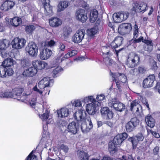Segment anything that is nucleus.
<instances>
[{
	"label": "nucleus",
	"instance_id": "obj_1",
	"mask_svg": "<svg viewBox=\"0 0 160 160\" xmlns=\"http://www.w3.org/2000/svg\"><path fill=\"white\" fill-rule=\"evenodd\" d=\"M74 117L81 124V129L83 133L89 132L93 127V124L90 117L85 118L86 115L85 111L79 109L74 113Z\"/></svg>",
	"mask_w": 160,
	"mask_h": 160
},
{
	"label": "nucleus",
	"instance_id": "obj_2",
	"mask_svg": "<svg viewBox=\"0 0 160 160\" xmlns=\"http://www.w3.org/2000/svg\"><path fill=\"white\" fill-rule=\"evenodd\" d=\"M23 90L22 88L16 89L15 90V92L14 94H12V92L8 91L3 92L0 90V98H12L19 100H20L19 98H20L21 100H22L23 97H25L26 99H27V97L29 96L32 92L31 90V89L28 88L27 91H26L25 93H23V96L20 97Z\"/></svg>",
	"mask_w": 160,
	"mask_h": 160
},
{
	"label": "nucleus",
	"instance_id": "obj_3",
	"mask_svg": "<svg viewBox=\"0 0 160 160\" xmlns=\"http://www.w3.org/2000/svg\"><path fill=\"white\" fill-rule=\"evenodd\" d=\"M53 82V80L50 79L49 77H45L33 88V90L41 95L43 92L42 89L52 85Z\"/></svg>",
	"mask_w": 160,
	"mask_h": 160
},
{
	"label": "nucleus",
	"instance_id": "obj_4",
	"mask_svg": "<svg viewBox=\"0 0 160 160\" xmlns=\"http://www.w3.org/2000/svg\"><path fill=\"white\" fill-rule=\"evenodd\" d=\"M9 41L6 39L0 40V51L2 57L4 58L8 57H11V55L6 51L9 46Z\"/></svg>",
	"mask_w": 160,
	"mask_h": 160
},
{
	"label": "nucleus",
	"instance_id": "obj_5",
	"mask_svg": "<svg viewBox=\"0 0 160 160\" xmlns=\"http://www.w3.org/2000/svg\"><path fill=\"white\" fill-rule=\"evenodd\" d=\"M139 60L140 58L137 54L131 52L128 55L126 64L129 68H133L139 62Z\"/></svg>",
	"mask_w": 160,
	"mask_h": 160
},
{
	"label": "nucleus",
	"instance_id": "obj_6",
	"mask_svg": "<svg viewBox=\"0 0 160 160\" xmlns=\"http://www.w3.org/2000/svg\"><path fill=\"white\" fill-rule=\"evenodd\" d=\"M108 106L115 110L119 112L122 111L125 107L124 104L119 101L117 100L116 98H113L109 100Z\"/></svg>",
	"mask_w": 160,
	"mask_h": 160
},
{
	"label": "nucleus",
	"instance_id": "obj_7",
	"mask_svg": "<svg viewBox=\"0 0 160 160\" xmlns=\"http://www.w3.org/2000/svg\"><path fill=\"white\" fill-rule=\"evenodd\" d=\"M26 51L31 57H36L38 52V48L33 42H30L26 48Z\"/></svg>",
	"mask_w": 160,
	"mask_h": 160
},
{
	"label": "nucleus",
	"instance_id": "obj_8",
	"mask_svg": "<svg viewBox=\"0 0 160 160\" xmlns=\"http://www.w3.org/2000/svg\"><path fill=\"white\" fill-rule=\"evenodd\" d=\"M129 13L126 12H120L114 13L112 16L114 22L116 23H120L125 21L128 18Z\"/></svg>",
	"mask_w": 160,
	"mask_h": 160
},
{
	"label": "nucleus",
	"instance_id": "obj_9",
	"mask_svg": "<svg viewBox=\"0 0 160 160\" xmlns=\"http://www.w3.org/2000/svg\"><path fill=\"white\" fill-rule=\"evenodd\" d=\"M100 103L97 101L86 104V110L89 114L93 115L96 112V108L99 106Z\"/></svg>",
	"mask_w": 160,
	"mask_h": 160
},
{
	"label": "nucleus",
	"instance_id": "obj_10",
	"mask_svg": "<svg viewBox=\"0 0 160 160\" xmlns=\"http://www.w3.org/2000/svg\"><path fill=\"white\" fill-rule=\"evenodd\" d=\"M26 43V41L24 39L16 38L12 41L11 44L12 48L19 49L23 47L25 45Z\"/></svg>",
	"mask_w": 160,
	"mask_h": 160
},
{
	"label": "nucleus",
	"instance_id": "obj_11",
	"mask_svg": "<svg viewBox=\"0 0 160 160\" xmlns=\"http://www.w3.org/2000/svg\"><path fill=\"white\" fill-rule=\"evenodd\" d=\"M132 29V26L130 23H124L120 25L118 28V32L121 35H124L129 33Z\"/></svg>",
	"mask_w": 160,
	"mask_h": 160
},
{
	"label": "nucleus",
	"instance_id": "obj_12",
	"mask_svg": "<svg viewBox=\"0 0 160 160\" xmlns=\"http://www.w3.org/2000/svg\"><path fill=\"white\" fill-rule=\"evenodd\" d=\"M86 33L83 29H79L77 31L72 37V40L75 43H79L84 38Z\"/></svg>",
	"mask_w": 160,
	"mask_h": 160
},
{
	"label": "nucleus",
	"instance_id": "obj_13",
	"mask_svg": "<svg viewBox=\"0 0 160 160\" xmlns=\"http://www.w3.org/2000/svg\"><path fill=\"white\" fill-rule=\"evenodd\" d=\"M132 10L136 12L143 13L147 9V4L144 3H138L137 2L132 4Z\"/></svg>",
	"mask_w": 160,
	"mask_h": 160
},
{
	"label": "nucleus",
	"instance_id": "obj_14",
	"mask_svg": "<svg viewBox=\"0 0 160 160\" xmlns=\"http://www.w3.org/2000/svg\"><path fill=\"white\" fill-rule=\"evenodd\" d=\"M32 64L33 67L37 70H41L44 68H48V63L45 62L40 60H34L32 62Z\"/></svg>",
	"mask_w": 160,
	"mask_h": 160
},
{
	"label": "nucleus",
	"instance_id": "obj_15",
	"mask_svg": "<svg viewBox=\"0 0 160 160\" xmlns=\"http://www.w3.org/2000/svg\"><path fill=\"white\" fill-rule=\"evenodd\" d=\"M52 54V51L47 48H44L40 50L39 55L40 58L42 60H46L49 58Z\"/></svg>",
	"mask_w": 160,
	"mask_h": 160
},
{
	"label": "nucleus",
	"instance_id": "obj_16",
	"mask_svg": "<svg viewBox=\"0 0 160 160\" xmlns=\"http://www.w3.org/2000/svg\"><path fill=\"white\" fill-rule=\"evenodd\" d=\"M75 16L77 20L82 22H86L88 19L87 14L85 11L82 9H80L76 11Z\"/></svg>",
	"mask_w": 160,
	"mask_h": 160
},
{
	"label": "nucleus",
	"instance_id": "obj_17",
	"mask_svg": "<svg viewBox=\"0 0 160 160\" xmlns=\"http://www.w3.org/2000/svg\"><path fill=\"white\" fill-rule=\"evenodd\" d=\"M100 112L102 116L107 119H111L113 117V113L112 111L107 107L101 108Z\"/></svg>",
	"mask_w": 160,
	"mask_h": 160
},
{
	"label": "nucleus",
	"instance_id": "obj_18",
	"mask_svg": "<svg viewBox=\"0 0 160 160\" xmlns=\"http://www.w3.org/2000/svg\"><path fill=\"white\" fill-rule=\"evenodd\" d=\"M138 124V121L136 118H132L131 121L128 122L126 125V130L129 132L132 131Z\"/></svg>",
	"mask_w": 160,
	"mask_h": 160
},
{
	"label": "nucleus",
	"instance_id": "obj_19",
	"mask_svg": "<svg viewBox=\"0 0 160 160\" xmlns=\"http://www.w3.org/2000/svg\"><path fill=\"white\" fill-rule=\"evenodd\" d=\"M155 80V77L154 74L149 75L143 80V87L146 88L152 87Z\"/></svg>",
	"mask_w": 160,
	"mask_h": 160
},
{
	"label": "nucleus",
	"instance_id": "obj_20",
	"mask_svg": "<svg viewBox=\"0 0 160 160\" xmlns=\"http://www.w3.org/2000/svg\"><path fill=\"white\" fill-rule=\"evenodd\" d=\"M128 137V135L126 133H123L118 134L116 135L114 138L113 142L119 146L122 142L124 140Z\"/></svg>",
	"mask_w": 160,
	"mask_h": 160
},
{
	"label": "nucleus",
	"instance_id": "obj_21",
	"mask_svg": "<svg viewBox=\"0 0 160 160\" xmlns=\"http://www.w3.org/2000/svg\"><path fill=\"white\" fill-rule=\"evenodd\" d=\"M14 2L10 0H6L1 5L0 8L1 10L8 11L12 8L15 5Z\"/></svg>",
	"mask_w": 160,
	"mask_h": 160
},
{
	"label": "nucleus",
	"instance_id": "obj_22",
	"mask_svg": "<svg viewBox=\"0 0 160 160\" xmlns=\"http://www.w3.org/2000/svg\"><path fill=\"white\" fill-rule=\"evenodd\" d=\"M144 139V137L141 133H138L136 136L133 137H131L129 140H131L133 148H135L136 145L139 141H142Z\"/></svg>",
	"mask_w": 160,
	"mask_h": 160
},
{
	"label": "nucleus",
	"instance_id": "obj_23",
	"mask_svg": "<svg viewBox=\"0 0 160 160\" xmlns=\"http://www.w3.org/2000/svg\"><path fill=\"white\" fill-rule=\"evenodd\" d=\"M49 23L51 26L52 27H57L62 24V21L59 18L52 17L49 19Z\"/></svg>",
	"mask_w": 160,
	"mask_h": 160
},
{
	"label": "nucleus",
	"instance_id": "obj_24",
	"mask_svg": "<svg viewBox=\"0 0 160 160\" xmlns=\"http://www.w3.org/2000/svg\"><path fill=\"white\" fill-rule=\"evenodd\" d=\"M57 113L58 117L63 118L68 117L70 114V112L68 108L64 107L58 109Z\"/></svg>",
	"mask_w": 160,
	"mask_h": 160
},
{
	"label": "nucleus",
	"instance_id": "obj_25",
	"mask_svg": "<svg viewBox=\"0 0 160 160\" xmlns=\"http://www.w3.org/2000/svg\"><path fill=\"white\" fill-rule=\"evenodd\" d=\"M78 125L75 122H72L69 123L67 128L68 131L73 134H76L78 129Z\"/></svg>",
	"mask_w": 160,
	"mask_h": 160
},
{
	"label": "nucleus",
	"instance_id": "obj_26",
	"mask_svg": "<svg viewBox=\"0 0 160 160\" xmlns=\"http://www.w3.org/2000/svg\"><path fill=\"white\" fill-rule=\"evenodd\" d=\"M37 73L36 70L31 67L24 70L22 73L24 77H31L34 76Z\"/></svg>",
	"mask_w": 160,
	"mask_h": 160
},
{
	"label": "nucleus",
	"instance_id": "obj_27",
	"mask_svg": "<svg viewBox=\"0 0 160 160\" xmlns=\"http://www.w3.org/2000/svg\"><path fill=\"white\" fill-rule=\"evenodd\" d=\"M141 109V106L136 101H133L131 103L130 110L133 112L138 114Z\"/></svg>",
	"mask_w": 160,
	"mask_h": 160
},
{
	"label": "nucleus",
	"instance_id": "obj_28",
	"mask_svg": "<svg viewBox=\"0 0 160 160\" xmlns=\"http://www.w3.org/2000/svg\"><path fill=\"white\" fill-rule=\"evenodd\" d=\"M141 41L142 42L144 43L148 46L150 47V49L149 50V51H151L152 50L153 44L152 41L143 39V37H140L138 38L137 39H135L134 40H132L131 41H132L133 42H134V43H137L140 42Z\"/></svg>",
	"mask_w": 160,
	"mask_h": 160
},
{
	"label": "nucleus",
	"instance_id": "obj_29",
	"mask_svg": "<svg viewBox=\"0 0 160 160\" xmlns=\"http://www.w3.org/2000/svg\"><path fill=\"white\" fill-rule=\"evenodd\" d=\"M123 39L121 37H118L115 38L114 40L111 43V46L115 48L120 46L122 44Z\"/></svg>",
	"mask_w": 160,
	"mask_h": 160
},
{
	"label": "nucleus",
	"instance_id": "obj_30",
	"mask_svg": "<svg viewBox=\"0 0 160 160\" xmlns=\"http://www.w3.org/2000/svg\"><path fill=\"white\" fill-rule=\"evenodd\" d=\"M145 122L147 125L151 128H153L155 125V121L151 115L148 114L145 118Z\"/></svg>",
	"mask_w": 160,
	"mask_h": 160
},
{
	"label": "nucleus",
	"instance_id": "obj_31",
	"mask_svg": "<svg viewBox=\"0 0 160 160\" xmlns=\"http://www.w3.org/2000/svg\"><path fill=\"white\" fill-rule=\"evenodd\" d=\"M22 20L21 18L18 17H14L10 20V25L14 27H17L21 24Z\"/></svg>",
	"mask_w": 160,
	"mask_h": 160
},
{
	"label": "nucleus",
	"instance_id": "obj_32",
	"mask_svg": "<svg viewBox=\"0 0 160 160\" xmlns=\"http://www.w3.org/2000/svg\"><path fill=\"white\" fill-rule=\"evenodd\" d=\"M16 62L11 58H8L5 59L2 63V65L5 68H8L14 65Z\"/></svg>",
	"mask_w": 160,
	"mask_h": 160
},
{
	"label": "nucleus",
	"instance_id": "obj_33",
	"mask_svg": "<svg viewBox=\"0 0 160 160\" xmlns=\"http://www.w3.org/2000/svg\"><path fill=\"white\" fill-rule=\"evenodd\" d=\"M44 9V13L45 15L48 16H51L53 15V12L52 10V7L50 5L49 3L43 5Z\"/></svg>",
	"mask_w": 160,
	"mask_h": 160
},
{
	"label": "nucleus",
	"instance_id": "obj_34",
	"mask_svg": "<svg viewBox=\"0 0 160 160\" xmlns=\"http://www.w3.org/2000/svg\"><path fill=\"white\" fill-rule=\"evenodd\" d=\"M69 3L67 1H62L58 4L57 7L58 12L64 10L69 5Z\"/></svg>",
	"mask_w": 160,
	"mask_h": 160
},
{
	"label": "nucleus",
	"instance_id": "obj_35",
	"mask_svg": "<svg viewBox=\"0 0 160 160\" xmlns=\"http://www.w3.org/2000/svg\"><path fill=\"white\" fill-rule=\"evenodd\" d=\"M108 146L109 151L111 154H113L117 152L118 146L116 145V143H114L113 142H110Z\"/></svg>",
	"mask_w": 160,
	"mask_h": 160
},
{
	"label": "nucleus",
	"instance_id": "obj_36",
	"mask_svg": "<svg viewBox=\"0 0 160 160\" xmlns=\"http://www.w3.org/2000/svg\"><path fill=\"white\" fill-rule=\"evenodd\" d=\"M82 102H83L84 103L83 106L85 104L88 103L89 102H91L97 101L93 95H89L86 96L82 98Z\"/></svg>",
	"mask_w": 160,
	"mask_h": 160
},
{
	"label": "nucleus",
	"instance_id": "obj_37",
	"mask_svg": "<svg viewBox=\"0 0 160 160\" xmlns=\"http://www.w3.org/2000/svg\"><path fill=\"white\" fill-rule=\"evenodd\" d=\"M98 12L96 10L91 11L90 14L89 19L91 23L94 22L98 18Z\"/></svg>",
	"mask_w": 160,
	"mask_h": 160
},
{
	"label": "nucleus",
	"instance_id": "obj_38",
	"mask_svg": "<svg viewBox=\"0 0 160 160\" xmlns=\"http://www.w3.org/2000/svg\"><path fill=\"white\" fill-rule=\"evenodd\" d=\"M78 155L80 160H88V155L83 151H78Z\"/></svg>",
	"mask_w": 160,
	"mask_h": 160
},
{
	"label": "nucleus",
	"instance_id": "obj_39",
	"mask_svg": "<svg viewBox=\"0 0 160 160\" xmlns=\"http://www.w3.org/2000/svg\"><path fill=\"white\" fill-rule=\"evenodd\" d=\"M115 75V77L118 80L120 81L122 83L126 82L127 79L126 76L123 74H121L119 73H114Z\"/></svg>",
	"mask_w": 160,
	"mask_h": 160
},
{
	"label": "nucleus",
	"instance_id": "obj_40",
	"mask_svg": "<svg viewBox=\"0 0 160 160\" xmlns=\"http://www.w3.org/2000/svg\"><path fill=\"white\" fill-rule=\"evenodd\" d=\"M104 58L106 64L109 68H110L111 67H113L115 65V63L113 60L110 59L108 57H105Z\"/></svg>",
	"mask_w": 160,
	"mask_h": 160
},
{
	"label": "nucleus",
	"instance_id": "obj_41",
	"mask_svg": "<svg viewBox=\"0 0 160 160\" xmlns=\"http://www.w3.org/2000/svg\"><path fill=\"white\" fill-rule=\"evenodd\" d=\"M98 31V28L96 27L88 29L87 31V33L89 36H92L96 34Z\"/></svg>",
	"mask_w": 160,
	"mask_h": 160
},
{
	"label": "nucleus",
	"instance_id": "obj_42",
	"mask_svg": "<svg viewBox=\"0 0 160 160\" xmlns=\"http://www.w3.org/2000/svg\"><path fill=\"white\" fill-rule=\"evenodd\" d=\"M83 102H82V99H77L73 101H72L71 102V103L72 106L74 107H82L83 106H82V103Z\"/></svg>",
	"mask_w": 160,
	"mask_h": 160
},
{
	"label": "nucleus",
	"instance_id": "obj_43",
	"mask_svg": "<svg viewBox=\"0 0 160 160\" xmlns=\"http://www.w3.org/2000/svg\"><path fill=\"white\" fill-rule=\"evenodd\" d=\"M49 112L47 110H46L45 112L43 114L40 115L39 114L40 118L44 122H45L47 120L48 118H49Z\"/></svg>",
	"mask_w": 160,
	"mask_h": 160
},
{
	"label": "nucleus",
	"instance_id": "obj_44",
	"mask_svg": "<svg viewBox=\"0 0 160 160\" xmlns=\"http://www.w3.org/2000/svg\"><path fill=\"white\" fill-rule=\"evenodd\" d=\"M35 29V27L32 25L27 26L25 27V31L28 34H32Z\"/></svg>",
	"mask_w": 160,
	"mask_h": 160
},
{
	"label": "nucleus",
	"instance_id": "obj_45",
	"mask_svg": "<svg viewBox=\"0 0 160 160\" xmlns=\"http://www.w3.org/2000/svg\"><path fill=\"white\" fill-rule=\"evenodd\" d=\"M71 32V29L70 28H64L62 36H63L65 38H66L70 35Z\"/></svg>",
	"mask_w": 160,
	"mask_h": 160
},
{
	"label": "nucleus",
	"instance_id": "obj_46",
	"mask_svg": "<svg viewBox=\"0 0 160 160\" xmlns=\"http://www.w3.org/2000/svg\"><path fill=\"white\" fill-rule=\"evenodd\" d=\"M7 68H5L2 65L0 66V77L3 78L7 76L6 74Z\"/></svg>",
	"mask_w": 160,
	"mask_h": 160
},
{
	"label": "nucleus",
	"instance_id": "obj_47",
	"mask_svg": "<svg viewBox=\"0 0 160 160\" xmlns=\"http://www.w3.org/2000/svg\"><path fill=\"white\" fill-rule=\"evenodd\" d=\"M77 53V51L75 50H72L71 52H68L63 57L65 59L72 57L76 55Z\"/></svg>",
	"mask_w": 160,
	"mask_h": 160
},
{
	"label": "nucleus",
	"instance_id": "obj_48",
	"mask_svg": "<svg viewBox=\"0 0 160 160\" xmlns=\"http://www.w3.org/2000/svg\"><path fill=\"white\" fill-rule=\"evenodd\" d=\"M134 72H137L134 73V74H138L139 73H143L146 71L145 68L143 66L139 67L138 68H135L134 69Z\"/></svg>",
	"mask_w": 160,
	"mask_h": 160
},
{
	"label": "nucleus",
	"instance_id": "obj_49",
	"mask_svg": "<svg viewBox=\"0 0 160 160\" xmlns=\"http://www.w3.org/2000/svg\"><path fill=\"white\" fill-rule=\"evenodd\" d=\"M110 75L112 77V80L113 81H115L116 85L117 87L119 89L120 86L121 82L120 81L118 80V79H117V78L115 77V74H114L113 73L110 72Z\"/></svg>",
	"mask_w": 160,
	"mask_h": 160
},
{
	"label": "nucleus",
	"instance_id": "obj_50",
	"mask_svg": "<svg viewBox=\"0 0 160 160\" xmlns=\"http://www.w3.org/2000/svg\"><path fill=\"white\" fill-rule=\"evenodd\" d=\"M65 46L63 43H60L58 46V51L59 53L61 54V55L63 54L62 52L65 49Z\"/></svg>",
	"mask_w": 160,
	"mask_h": 160
},
{
	"label": "nucleus",
	"instance_id": "obj_51",
	"mask_svg": "<svg viewBox=\"0 0 160 160\" xmlns=\"http://www.w3.org/2000/svg\"><path fill=\"white\" fill-rule=\"evenodd\" d=\"M62 70V69L60 66H58L55 69L53 72V76L57 77L58 75V73Z\"/></svg>",
	"mask_w": 160,
	"mask_h": 160
},
{
	"label": "nucleus",
	"instance_id": "obj_52",
	"mask_svg": "<svg viewBox=\"0 0 160 160\" xmlns=\"http://www.w3.org/2000/svg\"><path fill=\"white\" fill-rule=\"evenodd\" d=\"M138 26L135 24L133 29V37L136 39L138 36Z\"/></svg>",
	"mask_w": 160,
	"mask_h": 160
},
{
	"label": "nucleus",
	"instance_id": "obj_53",
	"mask_svg": "<svg viewBox=\"0 0 160 160\" xmlns=\"http://www.w3.org/2000/svg\"><path fill=\"white\" fill-rule=\"evenodd\" d=\"M33 152V150L25 160H37L36 156L32 154Z\"/></svg>",
	"mask_w": 160,
	"mask_h": 160
},
{
	"label": "nucleus",
	"instance_id": "obj_54",
	"mask_svg": "<svg viewBox=\"0 0 160 160\" xmlns=\"http://www.w3.org/2000/svg\"><path fill=\"white\" fill-rule=\"evenodd\" d=\"M109 47H104L102 48V55L104 57L105 55H108L109 52Z\"/></svg>",
	"mask_w": 160,
	"mask_h": 160
},
{
	"label": "nucleus",
	"instance_id": "obj_55",
	"mask_svg": "<svg viewBox=\"0 0 160 160\" xmlns=\"http://www.w3.org/2000/svg\"><path fill=\"white\" fill-rule=\"evenodd\" d=\"M96 99L97 100V101L98 102L99 101H102L105 99V97L104 95L103 94H101L97 95Z\"/></svg>",
	"mask_w": 160,
	"mask_h": 160
},
{
	"label": "nucleus",
	"instance_id": "obj_56",
	"mask_svg": "<svg viewBox=\"0 0 160 160\" xmlns=\"http://www.w3.org/2000/svg\"><path fill=\"white\" fill-rule=\"evenodd\" d=\"M21 64L23 67L28 66L30 64L29 61L27 59L22 60L21 61Z\"/></svg>",
	"mask_w": 160,
	"mask_h": 160
},
{
	"label": "nucleus",
	"instance_id": "obj_57",
	"mask_svg": "<svg viewBox=\"0 0 160 160\" xmlns=\"http://www.w3.org/2000/svg\"><path fill=\"white\" fill-rule=\"evenodd\" d=\"M55 44V42L52 40L45 42V45L50 47H53Z\"/></svg>",
	"mask_w": 160,
	"mask_h": 160
},
{
	"label": "nucleus",
	"instance_id": "obj_58",
	"mask_svg": "<svg viewBox=\"0 0 160 160\" xmlns=\"http://www.w3.org/2000/svg\"><path fill=\"white\" fill-rule=\"evenodd\" d=\"M78 5L83 7L85 8L87 7L88 4L84 1L82 0H78Z\"/></svg>",
	"mask_w": 160,
	"mask_h": 160
},
{
	"label": "nucleus",
	"instance_id": "obj_59",
	"mask_svg": "<svg viewBox=\"0 0 160 160\" xmlns=\"http://www.w3.org/2000/svg\"><path fill=\"white\" fill-rule=\"evenodd\" d=\"M8 76L12 75L14 71L12 68H7L6 73Z\"/></svg>",
	"mask_w": 160,
	"mask_h": 160
},
{
	"label": "nucleus",
	"instance_id": "obj_60",
	"mask_svg": "<svg viewBox=\"0 0 160 160\" xmlns=\"http://www.w3.org/2000/svg\"><path fill=\"white\" fill-rule=\"evenodd\" d=\"M148 133H149V132H150L152 134L153 136L156 138H158L160 137L159 134L157 132H156L152 131L151 130H150L149 131L148 130Z\"/></svg>",
	"mask_w": 160,
	"mask_h": 160
},
{
	"label": "nucleus",
	"instance_id": "obj_61",
	"mask_svg": "<svg viewBox=\"0 0 160 160\" xmlns=\"http://www.w3.org/2000/svg\"><path fill=\"white\" fill-rule=\"evenodd\" d=\"M27 11H26V13H31V14L33 10L34 9L33 7H32L31 6H28L26 7Z\"/></svg>",
	"mask_w": 160,
	"mask_h": 160
},
{
	"label": "nucleus",
	"instance_id": "obj_62",
	"mask_svg": "<svg viewBox=\"0 0 160 160\" xmlns=\"http://www.w3.org/2000/svg\"><path fill=\"white\" fill-rule=\"evenodd\" d=\"M58 149V150L59 149L60 150L61 149L62 150L65 152H67L68 151V147L63 144L62 145L60 146V148Z\"/></svg>",
	"mask_w": 160,
	"mask_h": 160
},
{
	"label": "nucleus",
	"instance_id": "obj_63",
	"mask_svg": "<svg viewBox=\"0 0 160 160\" xmlns=\"http://www.w3.org/2000/svg\"><path fill=\"white\" fill-rule=\"evenodd\" d=\"M122 160H134L131 155H128L126 156H123L122 157Z\"/></svg>",
	"mask_w": 160,
	"mask_h": 160
},
{
	"label": "nucleus",
	"instance_id": "obj_64",
	"mask_svg": "<svg viewBox=\"0 0 160 160\" xmlns=\"http://www.w3.org/2000/svg\"><path fill=\"white\" fill-rule=\"evenodd\" d=\"M152 69L154 70H155L157 68V66L156 62L154 61H152L151 64Z\"/></svg>",
	"mask_w": 160,
	"mask_h": 160
}]
</instances>
